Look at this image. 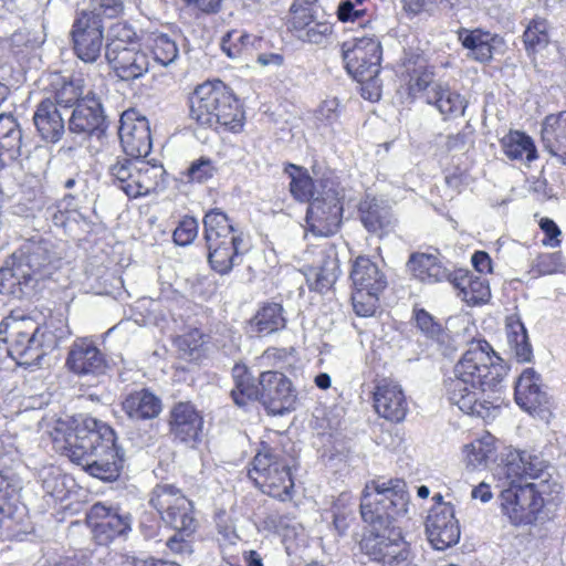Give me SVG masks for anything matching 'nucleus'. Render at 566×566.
<instances>
[{
  "instance_id": "obj_1",
  "label": "nucleus",
  "mask_w": 566,
  "mask_h": 566,
  "mask_svg": "<svg viewBox=\"0 0 566 566\" xmlns=\"http://www.w3.org/2000/svg\"><path fill=\"white\" fill-rule=\"evenodd\" d=\"M409 495L402 481L367 484L360 502L363 520L369 524L360 549L381 566H400L410 556L409 544L395 522L408 512Z\"/></svg>"
},
{
  "instance_id": "obj_2",
  "label": "nucleus",
  "mask_w": 566,
  "mask_h": 566,
  "mask_svg": "<svg viewBox=\"0 0 566 566\" xmlns=\"http://www.w3.org/2000/svg\"><path fill=\"white\" fill-rule=\"evenodd\" d=\"M504 367L488 342L472 344L446 380V394L452 405L483 420L494 419L503 403Z\"/></svg>"
},
{
  "instance_id": "obj_3",
  "label": "nucleus",
  "mask_w": 566,
  "mask_h": 566,
  "mask_svg": "<svg viewBox=\"0 0 566 566\" xmlns=\"http://www.w3.org/2000/svg\"><path fill=\"white\" fill-rule=\"evenodd\" d=\"M54 448L92 476L112 481L119 475L124 452L116 444L115 431L94 418L74 427L59 422L52 433Z\"/></svg>"
},
{
  "instance_id": "obj_4",
  "label": "nucleus",
  "mask_w": 566,
  "mask_h": 566,
  "mask_svg": "<svg viewBox=\"0 0 566 566\" xmlns=\"http://www.w3.org/2000/svg\"><path fill=\"white\" fill-rule=\"evenodd\" d=\"M60 258L51 241L40 235L24 241L12 254L11 266L0 270V292L29 295L38 283L59 268Z\"/></svg>"
},
{
  "instance_id": "obj_5",
  "label": "nucleus",
  "mask_w": 566,
  "mask_h": 566,
  "mask_svg": "<svg viewBox=\"0 0 566 566\" xmlns=\"http://www.w3.org/2000/svg\"><path fill=\"white\" fill-rule=\"evenodd\" d=\"M232 375L235 386L231 390V396L235 405L243 407L249 401L260 400L272 415H283L295 408V390L283 373L263 371L258 384L245 366L235 365Z\"/></svg>"
},
{
  "instance_id": "obj_6",
  "label": "nucleus",
  "mask_w": 566,
  "mask_h": 566,
  "mask_svg": "<svg viewBox=\"0 0 566 566\" xmlns=\"http://www.w3.org/2000/svg\"><path fill=\"white\" fill-rule=\"evenodd\" d=\"M190 117L198 125L238 133L243 128L244 112L238 99L221 82H206L189 97Z\"/></svg>"
},
{
  "instance_id": "obj_7",
  "label": "nucleus",
  "mask_w": 566,
  "mask_h": 566,
  "mask_svg": "<svg viewBox=\"0 0 566 566\" xmlns=\"http://www.w3.org/2000/svg\"><path fill=\"white\" fill-rule=\"evenodd\" d=\"M249 476L263 493L281 501L291 499L294 486L291 460L282 450L262 443V448L253 458Z\"/></svg>"
},
{
  "instance_id": "obj_8",
  "label": "nucleus",
  "mask_w": 566,
  "mask_h": 566,
  "mask_svg": "<svg viewBox=\"0 0 566 566\" xmlns=\"http://www.w3.org/2000/svg\"><path fill=\"white\" fill-rule=\"evenodd\" d=\"M112 182L129 198L147 196L165 189L166 171L139 158H118L108 168Z\"/></svg>"
},
{
  "instance_id": "obj_9",
  "label": "nucleus",
  "mask_w": 566,
  "mask_h": 566,
  "mask_svg": "<svg viewBox=\"0 0 566 566\" xmlns=\"http://www.w3.org/2000/svg\"><path fill=\"white\" fill-rule=\"evenodd\" d=\"M18 163L31 174H40L49 163V153L44 147H34L31 151L23 142L22 129L11 114H0V166Z\"/></svg>"
},
{
  "instance_id": "obj_10",
  "label": "nucleus",
  "mask_w": 566,
  "mask_h": 566,
  "mask_svg": "<svg viewBox=\"0 0 566 566\" xmlns=\"http://www.w3.org/2000/svg\"><path fill=\"white\" fill-rule=\"evenodd\" d=\"M11 329V352L28 365L39 363L46 349H53L57 340L65 336L63 329L52 332L48 324L40 326L30 317L14 321Z\"/></svg>"
},
{
  "instance_id": "obj_11",
  "label": "nucleus",
  "mask_w": 566,
  "mask_h": 566,
  "mask_svg": "<svg viewBox=\"0 0 566 566\" xmlns=\"http://www.w3.org/2000/svg\"><path fill=\"white\" fill-rule=\"evenodd\" d=\"M352 302L358 316L374 315L379 294L387 286V280L378 265L367 256H358L352 266Z\"/></svg>"
},
{
  "instance_id": "obj_12",
  "label": "nucleus",
  "mask_w": 566,
  "mask_h": 566,
  "mask_svg": "<svg viewBox=\"0 0 566 566\" xmlns=\"http://www.w3.org/2000/svg\"><path fill=\"white\" fill-rule=\"evenodd\" d=\"M149 504L174 530L186 535H192L196 532L193 504L175 485L157 484L150 492Z\"/></svg>"
},
{
  "instance_id": "obj_13",
  "label": "nucleus",
  "mask_w": 566,
  "mask_h": 566,
  "mask_svg": "<svg viewBox=\"0 0 566 566\" xmlns=\"http://www.w3.org/2000/svg\"><path fill=\"white\" fill-rule=\"evenodd\" d=\"M339 195L338 185L333 179H321V190L310 202L306 213V222L313 234L328 237L339 229L343 213Z\"/></svg>"
},
{
  "instance_id": "obj_14",
  "label": "nucleus",
  "mask_w": 566,
  "mask_h": 566,
  "mask_svg": "<svg viewBox=\"0 0 566 566\" xmlns=\"http://www.w3.org/2000/svg\"><path fill=\"white\" fill-rule=\"evenodd\" d=\"M500 495L503 513L514 525L533 524L544 507V499L534 483H515L507 481Z\"/></svg>"
},
{
  "instance_id": "obj_15",
  "label": "nucleus",
  "mask_w": 566,
  "mask_h": 566,
  "mask_svg": "<svg viewBox=\"0 0 566 566\" xmlns=\"http://www.w3.org/2000/svg\"><path fill=\"white\" fill-rule=\"evenodd\" d=\"M105 56L112 70L122 81H134L149 70V57L138 43L126 42L115 35L106 45Z\"/></svg>"
},
{
  "instance_id": "obj_16",
  "label": "nucleus",
  "mask_w": 566,
  "mask_h": 566,
  "mask_svg": "<svg viewBox=\"0 0 566 566\" xmlns=\"http://www.w3.org/2000/svg\"><path fill=\"white\" fill-rule=\"evenodd\" d=\"M343 59L347 72L356 81L377 77L380 72L381 45L370 36L355 39L343 44Z\"/></svg>"
},
{
  "instance_id": "obj_17",
  "label": "nucleus",
  "mask_w": 566,
  "mask_h": 566,
  "mask_svg": "<svg viewBox=\"0 0 566 566\" xmlns=\"http://www.w3.org/2000/svg\"><path fill=\"white\" fill-rule=\"evenodd\" d=\"M86 520L95 541L101 545H107L114 538L126 536L132 531L133 520L129 513L101 502L91 506Z\"/></svg>"
},
{
  "instance_id": "obj_18",
  "label": "nucleus",
  "mask_w": 566,
  "mask_h": 566,
  "mask_svg": "<svg viewBox=\"0 0 566 566\" xmlns=\"http://www.w3.org/2000/svg\"><path fill=\"white\" fill-rule=\"evenodd\" d=\"M428 541L437 551H444L460 539V525L453 505L432 506L426 520Z\"/></svg>"
},
{
  "instance_id": "obj_19",
  "label": "nucleus",
  "mask_w": 566,
  "mask_h": 566,
  "mask_svg": "<svg viewBox=\"0 0 566 566\" xmlns=\"http://www.w3.org/2000/svg\"><path fill=\"white\" fill-rule=\"evenodd\" d=\"M74 51L84 62H95L103 45V24L97 15L85 12L75 20L72 30Z\"/></svg>"
},
{
  "instance_id": "obj_20",
  "label": "nucleus",
  "mask_w": 566,
  "mask_h": 566,
  "mask_svg": "<svg viewBox=\"0 0 566 566\" xmlns=\"http://www.w3.org/2000/svg\"><path fill=\"white\" fill-rule=\"evenodd\" d=\"M118 135L126 155L142 158L151 150L149 123L145 117H138L134 111L122 114Z\"/></svg>"
},
{
  "instance_id": "obj_21",
  "label": "nucleus",
  "mask_w": 566,
  "mask_h": 566,
  "mask_svg": "<svg viewBox=\"0 0 566 566\" xmlns=\"http://www.w3.org/2000/svg\"><path fill=\"white\" fill-rule=\"evenodd\" d=\"M316 260L308 268L306 282L310 290L323 293L328 291L337 281L340 270L336 248L323 244L313 250Z\"/></svg>"
},
{
  "instance_id": "obj_22",
  "label": "nucleus",
  "mask_w": 566,
  "mask_h": 566,
  "mask_svg": "<svg viewBox=\"0 0 566 566\" xmlns=\"http://www.w3.org/2000/svg\"><path fill=\"white\" fill-rule=\"evenodd\" d=\"M549 464L542 457L527 451L514 450L506 457L503 473L507 481L521 483L523 479H542L551 476Z\"/></svg>"
},
{
  "instance_id": "obj_23",
  "label": "nucleus",
  "mask_w": 566,
  "mask_h": 566,
  "mask_svg": "<svg viewBox=\"0 0 566 566\" xmlns=\"http://www.w3.org/2000/svg\"><path fill=\"white\" fill-rule=\"evenodd\" d=\"M170 432L180 442L193 446L200 440L203 417L189 401L177 402L170 410Z\"/></svg>"
},
{
  "instance_id": "obj_24",
  "label": "nucleus",
  "mask_w": 566,
  "mask_h": 566,
  "mask_svg": "<svg viewBox=\"0 0 566 566\" xmlns=\"http://www.w3.org/2000/svg\"><path fill=\"white\" fill-rule=\"evenodd\" d=\"M374 407L380 417L391 422L402 421L408 412V402L401 386L389 379H382L376 385Z\"/></svg>"
},
{
  "instance_id": "obj_25",
  "label": "nucleus",
  "mask_w": 566,
  "mask_h": 566,
  "mask_svg": "<svg viewBox=\"0 0 566 566\" xmlns=\"http://www.w3.org/2000/svg\"><path fill=\"white\" fill-rule=\"evenodd\" d=\"M66 366L77 375H98L104 371L106 361L92 339L80 338L70 348Z\"/></svg>"
},
{
  "instance_id": "obj_26",
  "label": "nucleus",
  "mask_w": 566,
  "mask_h": 566,
  "mask_svg": "<svg viewBox=\"0 0 566 566\" xmlns=\"http://www.w3.org/2000/svg\"><path fill=\"white\" fill-rule=\"evenodd\" d=\"M515 401L524 410L534 412L548 403L542 388L541 376L533 368H525L515 384Z\"/></svg>"
},
{
  "instance_id": "obj_27",
  "label": "nucleus",
  "mask_w": 566,
  "mask_h": 566,
  "mask_svg": "<svg viewBox=\"0 0 566 566\" xmlns=\"http://www.w3.org/2000/svg\"><path fill=\"white\" fill-rule=\"evenodd\" d=\"M105 124L104 111L95 95H86L73 109L69 120V128L73 133L92 134L103 129Z\"/></svg>"
},
{
  "instance_id": "obj_28",
  "label": "nucleus",
  "mask_w": 566,
  "mask_h": 566,
  "mask_svg": "<svg viewBox=\"0 0 566 566\" xmlns=\"http://www.w3.org/2000/svg\"><path fill=\"white\" fill-rule=\"evenodd\" d=\"M206 243L208 262L217 273L228 274L235 265L241 263V254L243 253L241 237Z\"/></svg>"
},
{
  "instance_id": "obj_29",
  "label": "nucleus",
  "mask_w": 566,
  "mask_h": 566,
  "mask_svg": "<svg viewBox=\"0 0 566 566\" xmlns=\"http://www.w3.org/2000/svg\"><path fill=\"white\" fill-rule=\"evenodd\" d=\"M33 123L41 138L50 143H57L65 132L63 115L51 98L36 105Z\"/></svg>"
},
{
  "instance_id": "obj_30",
  "label": "nucleus",
  "mask_w": 566,
  "mask_h": 566,
  "mask_svg": "<svg viewBox=\"0 0 566 566\" xmlns=\"http://www.w3.org/2000/svg\"><path fill=\"white\" fill-rule=\"evenodd\" d=\"M122 409L132 420H150L159 416L163 403L149 389L129 392L122 401Z\"/></svg>"
},
{
  "instance_id": "obj_31",
  "label": "nucleus",
  "mask_w": 566,
  "mask_h": 566,
  "mask_svg": "<svg viewBox=\"0 0 566 566\" xmlns=\"http://www.w3.org/2000/svg\"><path fill=\"white\" fill-rule=\"evenodd\" d=\"M450 282L459 291L458 296L468 305L483 304L490 298L491 292L488 282L467 270L454 272Z\"/></svg>"
},
{
  "instance_id": "obj_32",
  "label": "nucleus",
  "mask_w": 566,
  "mask_h": 566,
  "mask_svg": "<svg viewBox=\"0 0 566 566\" xmlns=\"http://www.w3.org/2000/svg\"><path fill=\"white\" fill-rule=\"evenodd\" d=\"M427 103L433 105L443 119H454L463 116L468 106L464 96L442 84H434L428 91Z\"/></svg>"
},
{
  "instance_id": "obj_33",
  "label": "nucleus",
  "mask_w": 566,
  "mask_h": 566,
  "mask_svg": "<svg viewBox=\"0 0 566 566\" xmlns=\"http://www.w3.org/2000/svg\"><path fill=\"white\" fill-rule=\"evenodd\" d=\"M544 148L566 165V112L548 115L542 128Z\"/></svg>"
},
{
  "instance_id": "obj_34",
  "label": "nucleus",
  "mask_w": 566,
  "mask_h": 566,
  "mask_svg": "<svg viewBox=\"0 0 566 566\" xmlns=\"http://www.w3.org/2000/svg\"><path fill=\"white\" fill-rule=\"evenodd\" d=\"M462 45L470 51V56L481 63L489 62L494 53L504 45L501 36L479 29L460 34Z\"/></svg>"
},
{
  "instance_id": "obj_35",
  "label": "nucleus",
  "mask_w": 566,
  "mask_h": 566,
  "mask_svg": "<svg viewBox=\"0 0 566 566\" xmlns=\"http://www.w3.org/2000/svg\"><path fill=\"white\" fill-rule=\"evenodd\" d=\"M412 275L424 283L450 281L452 274L441 264L438 256L426 253H415L408 261Z\"/></svg>"
},
{
  "instance_id": "obj_36",
  "label": "nucleus",
  "mask_w": 566,
  "mask_h": 566,
  "mask_svg": "<svg viewBox=\"0 0 566 566\" xmlns=\"http://www.w3.org/2000/svg\"><path fill=\"white\" fill-rule=\"evenodd\" d=\"M252 333L265 336L286 326L283 306L280 303H264L249 322Z\"/></svg>"
},
{
  "instance_id": "obj_37",
  "label": "nucleus",
  "mask_w": 566,
  "mask_h": 566,
  "mask_svg": "<svg viewBox=\"0 0 566 566\" xmlns=\"http://www.w3.org/2000/svg\"><path fill=\"white\" fill-rule=\"evenodd\" d=\"M507 345L512 355L517 361H531L533 357L532 345L528 339L527 331L517 314L506 317L505 322Z\"/></svg>"
},
{
  "instance_id": "obj_38",
  "label": "nucleus",
  "mask_w": 566,
  "mask_h": 566,
  "mask_svg": "<svg viewBox=\"0 0 566 566\" xmlns=\"http://www.w3.org/2000/svg\"><path fill=\"white\" fill-rule=\"evenodd\" d=\"M360 220L373 233L382 235L394 227V218L388 207L379 205L375 199H366L359 205Z\"/></svg>"
},
{
  "instance_id": "obj_39",
  "label": "nucleus",
  "mask_w": 566,
  "mask_h": 566,
  "mask_svg": "<svg viewBox=\"0 0 566 566\" xmlns=\"http://www.w3.org/2000/svg\"><path fill=\"white\" fill-rule=\"evenodd\" d=\"M501 147L511 160L530 164L537 158V149L533 139L523 132L511 130L501 139Z\"/></svg>"
},
{
  "instance_id": "obj_40",
  "label": "nucleus",
  "mask_w": 566,
  "mask_h": 566,
  "mask_svg": "<svg viewBox=\"0 0 566 566\" xmlns=\"http://www.w3.org/2000/svg\"><path fill=\"white\" fill-rule=\"evenodd\" d=\"M284 172L290 177V192L298 201H313L321 190V181L314 185L306 169L303 167L289 164L284 168Z\"/></svg>"
},
{
  "instance_id": "obj_41",
  "label": "nucleus",
  "mask_w": 566,
  "mask_h": 566,
  "mask_svg": "<svg viewBox=\"0 0 566 566\" xmlns=\"http://www.w3.org/2000/svg\"><path fill=\"white\" fill-rule=\"evenodd\" d=\"M403 65L410 76L409 88L412 93H424L427 99L428 91L436 84L432 81L433 73L428 70L427 61L420 54H410L405 59Z\"/></svg>"
},
{
  "instance_id": "obj_42",
  "label": "nucleus",
  "mask_w": 566,
  "mask_h": 566,
  "mask_svg": "<svg viewBox=\"0 0 566 566\" xmlns=\"http://www.w3.org/2000/svg\"><path fill=\"white\" fill-rule=\"evenodd\" d=\"M495 438L485 433L464 448V459L467 467L472 470L485 468L495 457Z\"/></svg>"
},
{
  "instance_id": "obj_43",
  "label": "nucleus",
  "mask_w": 566,
  "mask_h": 566,
  "mask_svg": "<svg viewBox=\"0 0 566 566\" xmlns=\"http://www.w3.org/2000/svg\"><path fill=\"white\" fill-rule=\"evenodd\" d=\"M203 226L206 242L241 237V234L234 230L228 216L219 209H213L206 213Z\"/></svg>"
},
{
  "instance_id": "obj_44",
  "label": "nucleus",
  "mask_w": 566,
  "mask_h": 566,
  "mask_svg": "<svg viewBox=\"0 0 566 566\" xmlns=\"http://www.w3.org/2000/svg\"><path fill=\"white\" fill-rule=\"evenodd\" d=\"M54 94V103L65 108L76 106L81 102L83 95V86L81 80H70L60 75H55L51 82Z\"/></svg>"
},
{
  "instance_id": "obj_45",
  "label": "nucleus",
  "mask_w": 566,
  "mask_h": 566,
  "mask_svg": "<svg viewBox=\"0 0 566 566\" xmlns=\"http://www.w3.org/2000/svg\"><path fill=\"white\" fill-rule=\"evenodd\" d=\"M256 41L258 39L254 35L244 31L232 30L223 36L221 49L229 57L239 59L249 54Z\"/></svg>"
},
{
  "instance_id": "obj_46",
  "label": "nucleus",
  "mask_w": 566,
  "mask_h": 566,
  "mask_svg": "<svg viewBox=\"0 0 566 566\" xmlns=\"http://www.w3.org/2000/svg\"><path fill=\"white\" fill-rule=\"evenodd\" d=\"M150 50L155 62L163 66L174 63L179 56V49L175 40L167 34H157L151 39Z\"/></svg>"
},
{
  "instance_id": "obj_47",
  "label": "nucleus",
  "mask_w": 566,
  "mask_h": 566,
  "mask_svg": "<svg viewBox=\"0 0 566 566\" xmlns=\"http://www.w3.org/2000/svg\"><path fill=\"white\" fill-rule=\"evenodd\" d=\"M523 40L527 51L536 52L544 49L549 41L546 20L541 18L532 20L524 31Z\"/></svg>"
},
{
  "instance_id": "obj_48",
  "label": "nucleus",
  "mask_w": 566,
  "mask_h": 566,
  "mask_svg": "<svg viewBox=\"0 0 566 566\" xmlns=\"http://www.w3.org/2000/svg\"><path fill=\"white\" fill-rule=\"evenodd\" d=\"M566 265L560 252L543 253L532 261V272L536 275H548L564 272Z\"/></svg>"
},
{
  "instance_id": "obj_49",
  "label": "nucleus",
  "mask_w": 566,
  "mask_h": 566,
  "mask_svg": "<svg viewBox=\"0 0 566 566\" xmlns=\"http://www.w3.org/2000/svg\"><path fill=\"white\" fill-rule=\"evenodd\" d=\"M290 23L293 29L303 31L315 20L314 8L304 0H297L291 6Z\"/></svg>"
},
{
  "instance_id": "obj_50",
  "label": "nucleus",
  "mask_w": 566,
  "mask_h": 566,
  "mask_svg": "<svg viewBox=\"0 0 566 566\" xmlns=\"http://www.w3.org/2000/svg\"><path fill=\"white\" fill-rule=\"evenodd\" d=\"M199 224L197 219L185 217L174 231L172 238L176 244L186 247L193 242L198 235Z\"/></svg>"
},
{
  "instance_id": "obj_51",
  "label": "nucleus",
  "mask_w": 566,
  "mask_h": 566,
  "mask_svg": "<svg viewBox=\"0 0 566 566\" xmlns=\"http://www.w3.org/2000/svg\"><path fill=\"white\" fill-rule=\"evenodd\" d=\"M217 169L211 159L201 157L192 161L187 169V177L191 181L205 182L212 178Z\"/></svg>"
},
{
  "instance_id": "obj_52",
  "label": "nucleus",
  "mask_w": 566,
  "mask_h": 566,
  "mask_svg": "<svg viewBox=\"0 0 566 566\" xmlns=\"http://www.w3.org/2000/svg\"><path fill=\"white\" fill-rule=\"evenodd\" d=\"M415 321L422 334L429 338L439 339L442 333V326L430 313L424 310H417L415 312Z\"/></svg>"
},
{
  "instance_id": "obj_53",
  "label": "nucleus",
  "mask_w": 566,
  "mask_h": 566,
  "mask_svg": "<svg viewBox=\"0 0 566 566\" xmlns=\"http://www.w3.org/2000/svg\"><path fill=\"white\" fill-rule=\"evenodd\" d=\"M290 360L291 353L285 348H269L260 357L262 366H272L280 369L291 365Z\"/></svg>"
},
{
  "instance_id": "obj_54",
  "label": "nucleus",
  "mask_w": 566,
  "mask_h": 566,
  "mask_svg": "<svg viewBox=\"0 0 566 566\" xmlns=\"http://www.w3.org/2000/svg\"><path fill=\"white\" fill-rule=\"evenodd\" d=\"M337 15L343 22H358L360 25L369 22V19H364L366 15V9L354 6L352 0H346L339 4Z\"/></svg>"
},
{
  "instance_id": "obj_55",
  "label": "nucleus",
  "mask_w": 566,
  "mask_h": 566,
  "mask_svg": "<svg viewBox=\"0 0 566 566\" xmlns=\"http://www.w3.org/2000/svg\"><path fill=\"white\" fill-rule=\"evenodd\" d=\"M401 9L409 19L420 14L432 15L434 13V0H400Z\"/></svg>"
},
{
  "instance_id": "obj_56",
  "label": "nucleus",
  "mask_w": 566,
  "mask_h": 566,
  "mask_svg": "<svg viewBox=\"0 0 566 566\" xmlns=\"http://www.w3.org/2000/svg\"><path fill=\"white\" fill-rule=\"evenodd\" d=\"M190 537L191 535L181 534V532L176 531V533L167 541V547L174 555L182 559L192 553Z\"/></svg>"
},
{
  "instance_id": "obj_57",
  "label": "nucleus",
  "mask_w": 566,
  "mask_h": 566,
  "mask_svg": "<svg viewBox=\"0 0 566 566\" xmlns=\"http://www.w3.org/2000/svg\"><path fill=\"white\" fill-rule=\"evenodd\" d=\"M22 489L21 480L10 471H0V501L13 496Z\"/></svg>"
},
{
  "instance_id": "obj_58",
  "label": "nucleus",
  "mask_w": 566,
  "mask_h": 566,
  "mask_svg": "<svg viewBox=\"0 0 566 566\" xmlns=\"http://www.w3.org/2000/svg\"><path fill=\"white\" fill-rule=\"evenodd\" d=\"M95 9L93 12H85L86 14H94L101 19V15L106 18H115L117 17L124 9L123 2L120 0H94Z\"/></svg>"
},
{
  "instance_id": "obj_59",
  "label": "nucleus",
  "mask_w": 566,
  "mask_h": 566,
  "mask_svg": "<svg viewBox=\"0 0 566 566\" xmlns=\"http://www.w3.org/2000/svg\"><path fill=\"white\" fill-rule=\"evenodd\" d=\"M305 34L303 35V39L311 42V43H321L323 39L332 32V27L327 22H314L310 24V27H306L304 30Z\"/></svg>"
},
{
  "instance_id": "obj_60",
  "label": "nucleus",
  "mask_w": 566,
  "mask_h": 566,
  "mask_svg": "<svg viewBox=\"0 0 566 566\" xmlns=\"http://www.w3.org/2000/svg\"><path fill=\"white\" fill-rule=\"evenodd\" d=\"M539 227L546 235V238L543 240V243L552 248L557 247L560 242L558 239L560 235L558 226L549 218H542L539 221Z\"/></svg>"
},
{
  "instance_id": "obj_61",
  "label": "nucleus",
  "mask_w": 566,
  "mask_h": 566,
  "mask_svg": "<svg viewBox=\"0 0 566 566\" xmlns=\"http://www.w3.org/2000/svg\"><path fill=\"white\" fill-rule=\"evenodd\" d=\"M338 117V103L336 99L324 101L316 111V118L321 122L333 123Z\"/></svg>"
},
{
  "instance_id": "obj_62",
  "label": "nucleus",
  "mask_w": 566,
  "mask_h": 566,
  "mask_svg": "<svg viewBox=\"0 0 566 566\" xmlns=\"http://www.w3.org/2000/svg\"><path fill=\"white\" fill-rule=\"evenodd\" d=\"M361 84V96L371 102H376L381 96V83L377 77L371 80L358 81Z\"/></svg>"
},
{
  "instance_id": "obj_63",
  "label": "nucleus",
  "mask_w": 566,
  "mask_h": 566,
  "mask_svg": "<svg viewBox=\"0 0 566 566\" xmlns=\"http://www.w3.org/2000/svg\"><path fill=\"white\" fill-rule=\"evenodd\" d=\"M472 264L480 273L491 272L492 261L490 255L484 251H476L472 255Z\"/></svg>"
},
{
  "instance_id": "obj_64",
  "label": "nucleus",
  "mask_w": 566,
  "mask_h": 566,
  "mask_svg": "<svg viewBox=\"0 0 566 566\" xmlns=\"http://www.w3.org/2000/svg\"><path fill=\"white\" fill-rule=\"evenodd\" d=\"M256 61L263 66L280 67L284 63V56L280 53H261L259 54Z\"/></svg>"
}]
</instances>
